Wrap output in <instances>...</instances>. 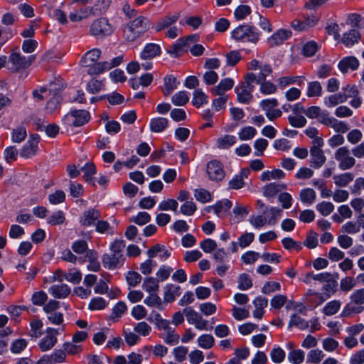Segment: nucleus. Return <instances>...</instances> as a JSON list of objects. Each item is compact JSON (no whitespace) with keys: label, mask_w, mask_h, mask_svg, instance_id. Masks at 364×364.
<instances>
[{"label":"nucleus","mask_w":364,"mask_h":364,"mask_svg":"<svg viewBox=\"0 0 364 364\" xmlns=\"http://www.w3.org/2000/svg\"><path fill=\"white\" fill-rule=\"evenodd\" d=\"M125 247V242L122 240H115L110 245V253L102 255V262L105 268L115 269L122 267L125 261L123 251Z\"/></svg>","instance_id":"obj_1"},{"label":"nucleus","mask_w":364,"mask_h":364,"mask_svg":"<svg viewBox=\"0 0 364 364\" xmlns=\"http://www.w3.org/2000/svg\"><path fill=\"white\" fill-rule=\"evenodd\" d=\"M261 32L250 24L238 26L231 32V37L236 41L256 44L260 39Z\"/></svg>","instance_id":"obj_2"},{"label":"nucleus","mask_w":364,"mask_h":364,"mask_svg":"<svg viewBox=\"0 0 364 364\" xmlns=\"http://www.w3.org/2000/svg\"><path fill=\"white\" fill-rule=\"evenodd\" d=\"M36 55L29 56L23 55L20 52L13 51L8 59L9 63L11 65L9 69L13 73H17L22 70H26L35 61Z\"/></svg>","instance_id":"obj_3"},{"label":"nucleus","mask_w":364,"mask_h":364,"mask_svg":"<svg viewBox=\"0 0 364 364\" xmlns=\"http://www.w3.org/2000/svg\"><path fill=\"white\" fill-rule=\"evenodd\" d=\"M66 123L71 127H79L87 124L90 119V114L85 109H71L64 117Z\"/></svg>","instance_id":"obj_4"},{"label":"nucleus","mask_w":364,"mask_h":364,"mask_svg":"<svg viewBox=\"0 0 364 364\" xmlns=\"http://www.w3.org/2000/svg\"><path fill=\"white\" fill-rule=\"evenodd\" d=\"M90 32L92 36L104 37L111 35L113 33V28L107 18H100L92 23Z\"/></svg>","instance_id":"obj_5"},{"label":"nucleus","mask_w":364,"mask_h":364,"mask_svg":"<svg viewBox=\"0 0 364 364\" xmlns=\"http://www.w3.org/2000/svg\"><path fill=\"white\" fill-rule=\"evenodd\" d=\"M41 137L38 134H32L29 136L28 140L22 146L19 154L24 159H31L36 156L39 151L38 144Z\"/></svg>","instance_id":"obj_6"},{"label":"nucleus","mask_w":364,"mask_h":364,"mask_svg":"<svg viewBox=\"0 0 364 364\" xmlns=\"http://www.w3.org/2000/svg\"><path fill=\"white\" fill-rule=\"evenodd\" d=\"M334 157L339 162V168L343 171L351 168L355 164V159L350 156V151L346 146L338 148L335 152Z\"/></svg>","instance_id":"obj_7"},{"label":"nucleus","mask_w":364,"mask_h":364,"mask_svg":"<svg viewBox=\"0 0 364 364\" xmlns=\"http://www.w3.org/2000/svg\"><path fill=\"white\" fill-rule=\"evenodd\" d=\"M206 172L212 181H221L225 176L223 164L218 160H212L207 164Z\"/></svg>","instance_id":"obj_8"},{"label":"nucleus","mask_w":364,"mask_h":364,"mask_svg":"<svg viewBox=\"0 0 364 364\" xmlns=\"http://www.w3.org/2000/svg\"><path fill=\"white\" fill-rule=\"evenodd\" d=\"M183 313L186 316L188 322L190 324H194L195 327L199 330H208L207 320H204L200 314L194 311L192 307L183 309Z\"/></svg>","instance_id":"obj_9"},{"label":"nucleus","mask_w":364,"mask_h":364,"mask_svg":"<svg viewBox=\"0 0 364 364\" xmlns=\"http://www.w3.org/2000/svg\"><path fill=\"white\" fill-rule=\"evenodd\" d=\"M198 41V36L196 35H189L186 38H179L170 48L168 53L174 58H178L182 55L183 48L189 46L190 42H196Z\"/></svg>","instance_id":"obj_10"},{"label":"nucleus","mask_w":364,"mask_h":364,"mask_svg":"<svg viewBox=\"0 0 364 364\" xmlns=\"http://www.w3.org/2000/svg\"><path fill=\"white\" fill-rule=\"evenodd\" d=\"M47 335L39 342V348L41 351H47L51 349L57 342L55 335L58 333V331L53 328H48Z\"/></svg>","instance_id":"obj_11"},{"label":"nucleus","mask_w":364,"mask_h":364,"mask_svg":"<svg viewBox=\"0 0 364 364\" xmlns=\"http://www.w3.org/2000/svg\"><path fill=\"white\" fill-rule=\"evenodd\" d=\"M309 151L310 166L315 169H318L322 167L326 161V157L324 155L323 151L321 149L311 147Z\"/></svg>","instance_id":"obj_12"},{"label":"nucleus","mask_w":364,"mask_h":364,"mask_svg":"<svg viewBox=\"0 0 364 364\" xmlns=\"http://www.w3.org/2000/svg\"><path fill=\"white\" fill-rule=\"evenodd\" d=\"M291 34V31L289 30L279 29L268 38L267 43L270 47L278 46L289 39Z\"/></svg>","instance_id":"obj_13"},{"label":"nucleus","mask_w":364,"mask_h":364,"mask_svg":"<svg viewBox=\"0 0 364 364\" xmlns=\"http://www.w3.org/2000/svg\"><path fill=\"white\" fill-rule=\"evenodd\" d=\"M101 217L98 210L90 208L82 213L80 217V223L82 226L90 227L96 224V221Z\"/></svg>","instance_id":"obj_14"},{"label":"nucleus","mask_w":364,"mask_h":364,"mask_svg":"<svg viewBox=\"0 0 364 364\" xmlns=\"http://www.w3.org/2000/svg\"><path fill=\"white\" fill-rule=\"evenodd\" d=\"M161 54V48L159 45L156 43H147L142 51L140 53V58L144 60H149L159 56Z\"/></svg>","instance_id":"obj_15"},{"label":"nucleus","mask_w":364,"mask_h":364,"mask_svg":"<svg viewBox=\"0 0 364 364\" xmlns=\"http://www.w3.org/2000/svg\"><path fill=\"white\" fill-rule=\"evenodd\" d=\"M234 80L230 77H227L220 80L217 86L210 89V92L213 96L224 95L226 91L231 90L234 86Z\"/></svg>","instance_id":"obj_16"},{"label":"nucleus","mask_w":364,"mask_h":364,"mask_svg":"<svg viewBox=\"0 0 364 364\" xmlns=\"http://www.w3.org/2000/svg\"><path fill=\"white\" fill-rule=\"evenodd\" d=\"M164 301L172 303L181 294V287L176 284H168L164 287Z\"/></svg>","instance_id":"obj_17"},{"label":"nucleus","mask_w":364,"mask_h":364,"mask_svg":"<svg viewBox=\"0 0 364 364\" xmlns=\"http://www.w3.org/2000/svg\"><path fill=\"white\" fill-rule=\"evenodd\" d=\"M359 66V61L355 57L350 56L343 58L338 65L339 70L346 73L348 70H355Z\"/></svg>","instance_id":"obj_18"},{"label":"nucleus","mask_w":364,"mask_h":364,"mask_svg":"<svg viewBox=\"0 0 364 364\" xmlns=\"http://www.w3.org/2000/svg\"><path fill=\"white\" fill-rule=\"evenodd\" d=\"M180 17L179 13H175L173 15H167L160 19L155 26L156 32H159L165 28L170 27L176 23Z\"/></svg>","instance_id":"obj_19"},{"label":"nucleus","mask_w":364,"mask_h":364,"mask_svg":"<svg viewBox=\"0 0 364 364\" xmlns=\"http://www.w3.org/2000/svg\"><path fill=\"white\" fill-rule=\"evenodd\" d=\"M49 292L57 299L66 298L71 292L70 288L65 284H54L49 289Z\"/></svg>","instance_id":"obj_20"},{"label":"nucleus","mask_w":364,"mask_h":364,"mask_svg":"<svg viewBox=\"0 0 364 364\" xmlns=\"http://www.w3.org/2000/svg\"><path fill=\"white\" fill-rule=\"evenodd\" d=\"M322 287V290L324 291L325 298L323 301H326L327 299L330 298V296L334 294L337 291L338 287V282L335 279H331V274L329 273V276L325 278V281Z\"/></svg>","instance_id":"obj_21"},{"label":"nucleus","mask_w":364,"mask_h":364,"mask_svg":"<svg viewBox=\"0 0 364 364\" xmlns=\"http://www.w3.org/2000/svg\"><path fill=\"white\" fill-rule=\"evenodd\" d=\"M129 23L134 29L138 31L141 35L144 34L150 27V21L143 16H138L135 19L129 21Z\"/></svg>","instance_id":"obj_22"},{"label":"nucleus","mask_w":364,"mask_h":364,"mask_svg":"<svg viewBox=\"0 0 364 364\" xmlns=\"http://www.w3.org/2000/svg\"><path fill=\"white\" fill-rule=\"evenodd\" d=\"M306 77L304 76H285L278 79L279 85L284 88L289 85L296 83L299 87L304 85Z\"/></svg>","instance_id":"obj_23"},{"label":"nucleus","mask_w":364,"mask_h":364,"mask_svg":"<svg viewBox=\"0 0 364 364\" xmlns=\"http://www.w3.org/2000/svg\"><path fill=\"white\" fill-rule=\"evenodd\" d=\"M101 55V50L98 48H93L87 51L80 60L82 66L90 65L97 62Z\"/></svg>","instance_id":"obj_24"},{"label":"nucleus","mask_w":364,"mask_h":364,"mask_svg":"<svg viewBox=\"0 0 364 364\" xmlns=\"http://www.w3.org/2000/svg\"><path fill=\"white\" fill-rule=\"evenodd\" d=\"M86 67L88 68L87 73L90 75H99L111 69L109 63L107 61L99 63L95 62L90 65H87Z\"/></svg>","instance_id":"obj_25"},{"label":"nucleus","mask_w":364,"mask_h":364,"mask_svg":"<svg viewBox=\"0 0 364 364\" xmlns=\"http://www.w3.org/2000/svg\"><path fill=\"white\" fill-rule=\"evenodd\" d=\"M80 171L84 173L82 176L84 180L95 186L93 176L97 173L95 165L93 163L87 162L80 168Z\"/></svg>","instance_id":"obj_26"},{"label":"nucleus","mask_w":364,"mask_h":364,"mask_svg":"<svg viewBox=\"0 0 364 364\" xmlns=\"http://www.w3.org/2000/svg\"><path fill=\"white\" fill-rule=\"evenodd\" d=\"M164 89L163 90L165 96H168L172 92L177 88L179 82L177 81L176 77L172 75L165 76L164 79Z\"/></svg>","instance_id":"obj_27"},{"label":"nucleus","mask_w":364,"mask_h":364,"mask_svg":"<svg viewBox=\"0 0 364 364\" xmlns=\"http://www.w3.org/2000/svg\"><path fill=\"white\" fill-rule=\"evenodd\" d=\"M287 186L285 184H279L277 183H269L264 187V196L266 197H274L279 192L282 190H285Z\"/></svg>","instance_id":"obj_28"},{"label":"nucleus","mask_w":364,"mask_h":364,"mask_svg":"<svg viewBox=\"0 0 364 364\" xmlns=\"http://www.w3.org/2000/svg\"><path fill=\"white\" fill-rule=\"evenodd\" d=\"M360 38V34L358 30L353 28L348 32L344 33L342 38V43L346 46H351L358 43Z\"/></svg>","instance_id":"obj_29"},{"label":"nucleus","mask_w":364,"mask_h":364,"mask_svg":"<svg viewBox=\"0 0 364 364\" xmlns=\"http://www.w3.org/2000/svg\"><path fill=\"white\" fill-rule=\"evenodd\" d=\"M144 303L148 306H156L160 311L164 309V302L156 292L149 293V296L144 300Z\"/></svg>","instance_id":"obj_30"},{"label":"nucleus","mask_w":364,"mask_h":364,"mask_svg":"<svg viewBox=\"0 0 364 364\" xmlns=\"http://www.w3.org/2000/svg\"><path fill=\"white\" fill-rule=\"evenodd\" d=\"M193 95L192 105L196 108H199L208 102V95L201 89H196Z\"/></svg>","instance_id":"obj_31"},{"label":"nucleus","mask_w":364,"mask_h":364,"mask_svg":"<svg viewBox=\"0 0 364 364\" xmlns=\"http://www.w3.org/2000/svg\"><path fill=\"white\" fill-rule=\"evenodd\" d=\"M168 121L166 118L156 117L150 121V129L153 132H161L168 126Z\"/></svg>","instance_id":"obj_32"},{"label":"nucleus","mask_w":364,"mask_h":364,"mask_svg":"<svg viewBox=\"0 0 364 364\" xmlns=\"http://www.w3.org/2000/svg\"><path fill=\"white\" fill-rule=\"evenodd\" d=\"M142 35L129 22L123 28V37L128 42H134Z\"/></svg>","instance_id":"obj_33"},{"label":"nucleus","mask_w":364,"mask_h":364,"mask_svg":"<svg viewBox=\"0 0 364 364\" xmlns=\"http://www.w3.org/2000/svg\"><path fill=\"white\" fill-rule=\"evenodd\" d=\"M237 141V138L233 135L226 134L217 139L216 144L218 148L220 149H228L233 146Z\"/></svg>","instance_id":"obj_34"},{"label":"nucleus","mask_w":364,"mask_h":364,"mask_svg":"<svg viewBox=\"0 0 364 364\" xmlns=\"http://www.w3.org/2000/svg\"><path fill=\"white\" fill-rule=\"evenodd\" d=\"M334 183L339 187H346L349 183L354 179V174L350 172H346L342 174L333 176Z\"/></svg>","instance_id":"obj_35"},{"label":"nucleus","mask_w":364,"mask_h":364,"mask_svg":"<svg viewBox=\"0 0 364 364\" xmlns=\"http://www.w3.org/2000/svg\"><path fill=\"white\" fill-rule=\"evenodd\" d=\"M292 326H296L301 330H305L309 328V323L299 315L294 314L289 322L288 328L289 329Z\"/></svg>","instance_id":"obj_36"},{"label":"nucleus","mask_w":364,"mask_h":364,"mask_svg":"<svg viewBox=\"0 0 364 364\" xmlns=\"http://www.w3.org/2000/svg\"><path fill=\"white\" fill-rule=\"evenodd\" d=\"M159 279L154 277H146L142 287L148 293L157 292L159 289Z\"/></svg>","instance_id":"obj_37"},{"label":"nucleus","mask_w":364,"mask_h":364,"mask_svg":"<svg viewBox=\"0 0 364 364\" xmlns=\"http://www.w3.org/2000/svg\"><path fill=\"white\" fill-rule=\"evenodd\" d=\"M232 207V202L228 199L218 201L214 205L208 207V211L210 208L214 210L215 214L219 215L220 213H226Z\"/></svg>","instance_id":"obj_38"},{"label":"nucleus","mask_w":364,"mask_h":364,"mask_svg":"<svg viewBox=\"0 0 364 364\" xmlns=\"http://www.w3.org/2000/svg\"><path fill=\"white\" fill-rule=\"evenodd\" d=\"M300 200L303 203L312 204L316 199V192L312 188H304L301 191Z\"/></svg>","instance_id":"obj_39"},{"label":"nucleus","mask_w":364,"mask_h":364,"mask_svg":"<svg viewBox=\"0 0 364 364\" xmlns=\"http://www.w3.org/2000/svg\"><path fill=\"white\" fill-rule=\"evenodd\" d=\"M65 221V213L63 210L54 212L48 219L47 223L53 226L62 225Z\"/></svg>","instance_id":"obj_40"},{"label":"nucleus","mask_w":364,"mask_h":364,"mask_svg":"<svg viewBox=\"0 0 364 364\" xmlns=\"http://www.w3.org/2000/svg\"><path fill=\"white\" fill-rule=\"evenodd\" d=\"M27 136V132L24 127H18L14 129L11 132V141L14 143H21Z\"/></svg>","instance_id":"obj_41"},{"label":"nucleus","mask_w":364,"mask_h":364,"mask_svg":"<svg viewBox=\"0 0 364 364\" xmlns=\"http://www.w3.org/2000/svg\"><path fill=\"white\" fill-rule=\"evenodd\" d=\"M322 94V86L318 81L310 82L308 85L307 96L309 97H320Z\"/></svg>","instance_id":"obj_42"},{"label":"nucleus","mask_w":364,"mask_h":364,"mask_svg":"<svg viewBox=\"0 0 364 364\" xmlns=\"http://www.w3.org/2000/svg\"><path fill=\"white\" fill-rule=\"evenodd\" d=\"M346 101V96L343 95V93H337L332 95H330L327 98L325 99V105L331 107L337 105L339 103H343Z\"/></svg>","instance_id":"obj_43"},{"label":"nucleus","mask_w":364,"mask_h":364,"mask_svg":"<svg viewBox=\"0 0 364 364\" xmlns=\"http://www.w3.org/2000/svg\"><path fill=\"white\" fill-rule=\"evenodd\" d=\"M341 301L333 300L328 302L323 309V313L326 316H332L336 314L341 307Z\"/></svg>","instance_id":"obj_44"},{"label":"nucleus","mask_w":364,"mask_h":364,"mask_svg":"<svg viewBox=\"0 0 364 364\" xmlns=\"http://www.w3.org/2000/svg\"><path fill=\"white\" fill-rule=\"evenodd\" d=\"M235 90L237 93V100L240 103L249 104L253 98V95L243 87H241L240 90L239 87H236Z\"/></svg>","instance_id":"obj_45"},{"label":"nucleus","mask_w":364,"mask_h":364,"mask_svg":"<svg viewBox=\"0 0 364 364\" xmlns=\"http://www.w3.org/2000/svg\"><path fill=\"white\" fill-rule=\"evenodd\" d=\"M189 100L186 91H180L174 94L171 97V102L176 106H184Z\"/></svg>","instance_id":"obj_46"},{"label":"nucleus","mask_w":364,"mask_h":364,"mask_svg":"<svg viewBox=\"0 0 364 364\" xmlns=\"http://www.w3.org/2000/svg\"><path fill=\"white\" fill-rule=\"evenodd\" d=\"M226 64L228 66H235L242 59L240 50H231L225 54Z\"/></svg>","instance_id":"obj_47"},{"label":"nucleus","mask_w":364,"mask_h":364,"mask_svg":"<svg viewBox=\"0 0 364 364\" xmlns=\"http://www.w3.org/2000/svg\"><path fill=\"white\" fill-rule=\"evenodd\" d=\"M63 277L73 284H79L82 280V273L76 268H72L68 273H64Z\"/></svg>","instance_id":"obj_48"},{"label":"nucleus","mask_w":364,"mask_h":364,"mask_svg":"<svg viewBox=\"0 0 364 364\" xmlns=\"http://www.w3.org/2000/svg\"><path fill=\"white\" fill-rule=\"evenodd\" d=\"M363 309L364 306H355V304L353 303V301H350L344 307L341 313V316L347 317L353 314H360L363 311Z\"/></svg>","instance_id":"obj_49"},{"label":"nucleus","mask_w":364,"mask_h":364,"mask_svg":"<svg viewBox=\"0 0 364 364\" xmlns=\"http://www.w3.org/2000/svg\"><path fill=\"white\" fill-rule=\"evenodd\" d=\"M318 50V46L316 42L311 41L305 43L302 47L301 53L306 57H311Z\"/></svg>","instance_id":"obj_50"},{"label":"nucleus","mask_w":364,"mask_h":364,"mask_svg":"<svg viewBox=\"0 0 364 364\" xmlns=\"http://www.w3.org/2000/svg\"><path fill=\"white\" fill-rule=\"evenodd\" d=\"M18 151L15 146L6 147L4 151V159L8 164H11L16 161Z\"/></svg>","instance_id":"obj_51"},{"label":"nucleus","mask_w":364,"mask_h":364,"mask_svg":"<svg viewBox=\"0 0 364 364\" xmlns=\"http://www.w3.org/2000/svg\"><path fill=\"white\" fill-rule=\"evenodd\" d=\"M198 343L200 347L204 349H210L214 346L215 339L210 334H203L199 336Z\"/></svg>","instance_id":"obj_52"},{"label":"nucleus","mask_w":364,"mask_h":364,"mask_svg":"<svg viewBox=\"0 0 364 364\" xmlns=\"http://www.w3.org/2000/svg\"><path fill=\"white\" fill-rule=\"evenodd\" d=\"M252 287V281L249 274L242 273L238 277V289L240 290H247Z\"/></svg>","instance_id":"obj_53"},{"label":"nucleus","mask_w":364,"mask_h":364,"mask_svg":"<svg viewBox=\"0 0 364 364\" xmlns=\"http://www.w3.org/2000/svg\"><path fill=\"white\" fill-rule=\"evenodd\" d=\"M194 196L198 201L203 203L210 202L212 200L210 193L204 188L196 189Z\"/></svg>","instance_id":"obj_54"},{"label":"nucleus","mask_w":364,"mask_h":364,"mask_svg":"<svg viewBox=\"0 0 364 364\" xmlns=\"http://www.w3.org/2000/svg\"><path fill=\"white\" fill-rule=\"evenodd\" d=\"M252 12L251 8L247 5H240L234 12L235 18L238 20L245 19Z\"/></svg>","instance_id":"obj_55"},{"label":"nucleus","mask_w":364,"mask_h":364,"mask_svg":"<svg viewBox=\"0 0 364 364\" xmlns=\"http://www.w3.org/2000/svg\"><path fill=\"white\" fill-rule=\"evenodd\" d=\"M324 357V354L319 349L311 350L306 358V362L308 363H318Z\"/></svg>","instance_id":"obj_56"},{"label":"nucleus","mask_w":364,"mask_h":364,"mask_svg":"<svg viewBox=\"0 0 364 364\" xmlns=\"http://www.w3.org/2000/svg\"><path fill=\"white\" fill-rule=\"evenodd\" d=\"M178 203L175 199H168L166 200L161 201L158 207L159 210H173L174 212L177 211Z\"/></svg>","instance_id":"obj_57"},{"label":"nucleus","mask_w":364,"mask_h":364,"mask_svg":"<svg viewBox=\"0 0 364 364\" xmlns=\"http://www.w3.org/2000/svg\"><path fill=\"white\" fill-rule=\"evenodd\" d=\"M288 359L293 364H299L304 360V353L300 349L292 350L288 354Z\"/></svg>","instance_id":"obj_58"},{"label":"nucleus","mask_w":364,"mask_h":364,"mask_svg":"<svg viewBox=\"0 0 364 364\" xmlns=\"http://www.w3.org/2000/svg\"><path fill=\"white\" fill-rule=\"evenodd\" d=\"M65 200V193L62 190H57L55 193L48 196V201L50 204L57 205Z\"/></svg>","instance_id":"obj_59"},{"label":"nucleus","mask_w":364,"mask_h":364,"mask_svg":"<svg viewBox=\"0 0 364 364\" xmlns=\"http://www.w3.org/2000/svg\"><path fill=\"white\" fill-rule=\"evenodd\" d=\"M107 306V302L102 297L92 298L89 304L90 310H102Z\"/></svg>","instance_id":"obj_60"},{"label":"nucleus","mask_w":364,"mask_h":364,"mask_svg":"<svg viewBox=\"0 0 364 364\" xmlns=\"http://www.w3.org/2000/svg\"><path fill=\"white\" fill-rule=\"evenodd\" d=\"M48 299L46 293L43 291H36L31 296L33 304L36 306H43Z\"/></svg>","instance_id":"obj_61"},{"label":"nucleus","mask_w":364,"mask_h":364,"mask_svg":"<svg viewBox=\"0 0 364 364\" xmlns=\"http://www.w3.org/2000/svg\"><path fill=\"white\" fill-rule=\"evenodd\" d=\"M316 209L323 216L330 215L334 210V205L331 202L323 201L316 205Z\"/></svg>","instance_id":"obj_62"},{"label":"nucleus","mask_w":364,"mask_h":364,"mask_svg":"<svg viewBox=\"0 0 364 364\" xmlns=\"http://www.w3.org/2000/svg\"><path fill=\"white\" fill-rule=\"evenodd\" d=\"M151 215L146 212H139L136 216L132 217L130 219L131 222L136 223L138 225H144L151 221Z\"/></svg>","instance_id":"obj_63"},{"label":"nucleus","mask_w":364,"mask_h":364,"mask_svg":"<svg viewBox=\"0 0 364 364\" xmlns=\"http://www.w3.org/2000/svg\"><path fill=\"white\" fill-rule=\"evenodd\" d=\"M71 248L76 254L82 255L87 250L88 244L85 240H77L72 244Z\"/></svg>","instance_id":"obj_64"}]
</instances>
